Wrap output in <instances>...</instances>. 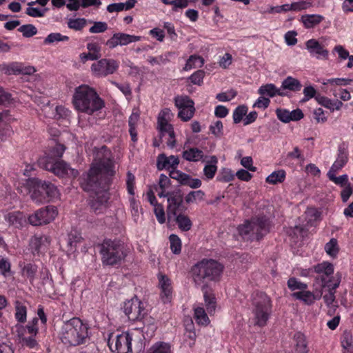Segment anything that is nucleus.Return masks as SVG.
<instances>
[{
  "label": "nucleus",
  "instance_id": "f257e3e1",
  "mask_svg": "<svg viewBox=\"0 0 353 353\" xmlns=\"http://www.w3.org/2000/svg\"><path fill=\"white\" fill-rule=\"evenodd\" d=\"M114 174L112 153L106 146H102L97 154L95 161L88 172L82 174L80 181L83 190L94 194L90 201V207L96 214L103 213L106 209L108 190Z\"/></svg>",
  "mask_w": 353,
  "mask_h": 353
},
{
  "label": "nucleus",
  "instance_id": "f03ea898",
  "mask_svg": "<svg viewBox=\"0 0 353 353\" xmlns=\"http://www.w3.org/2000/svg\"><path fill=\"white\" fill-rule=\"evenodd\" d=\"M223 270V265L213 259H203L192 268L194 282L196 286L201 287L206 310L209 314L215 311L216 299L206 283L219 281Z\"/></svg>",
  "mask_w": 353,
  "mask_h": 353
},
{
  "label": "nucleus",
  "instance_id": "7ed1b4c3",
  "mask_svg": "<svg viewBox=\"0 0 353 353\" xmlns=\"http://www.w3.org/2000/svg\"><path fill=\"white\" fill-rule=\"evenodd\" d=\"M65 150L64 145L56 143L48 153L38 159L39 166L58 176L63 177L67 175L77 176L79 174L78 171L71 168L65 161L60 160Z\"/></svg>",
  "mask_w": 353,
  "mask_h": 353
},
{
  "label": "nucleus",
  "instance_id": "20e7f679",
  "mask_svg": "<svg viewBox=\"0 0 353 353\" xmlns=\"http://www.w3.org/2000/svg\"><path fill=\"white\" fill-rule=\"evenodd\" d=\"M72 103L75 110L89 115L104 106V102L97 91L85 84H82L74 89Z\"/></svg>",
  "mask_w": 353,
  "mask_h": 353
},
{
  "label": "nucleus",
  "instance_id": "39448f33",
  "mask_svg": "<svg viewBox=\"0 0 353 353\" xmlns=\"http://www.w3.org/2000/svg\"><path fill=\"white\" fill-rule=\"evenodd\" d=\"M88 326L79 318L74 317L64 322L60 332V339L69 346H78L90 339Z\"/></svg>",
  "mask_w": 353,
  "mask_h": 353
},
{
  "label": "nucleus",
  "instance_id": "423d86ee",
  "mask_svg": "<svg viewBox=\"0 0 353 353\" xmlns=\"http://www.w3.org/2000/svg\"><path fill=\"white\" fill-rule=\"evenodd\" d=\"M99 247L102 263L106 265L121 264L127 256L125 245L119 239H104Z\"/></svg>",
  "mask_w": 353,
  "mask_h": 353
},
{
  "label": "nucleus",
  "instance_id": "0eeeda50",
  "mask_svg": "<svg viewBox=\"0 0 353 353\" xmlns=\"http://www.w3.org/2000/svg\"><path fill=\"white\" fill-rule=\"evenodd\" d=\"M270 221L265 216H256L238 228L240 236L246 241L260 240L269 232Z\"/></svg>",
  "mask_w": 353,
  "mask_h": 353
},
{
  "label": "nucleus",
  "instance_id": "6e6552de",
  "mask_svg": "<svg viewBox=\"0 0 353 353\" xmlns=\"http://www.w3.org/2000/svg\"><path fill=\"white\" fill-rule=\"evenodd\" d=\"M31 199L36 203L50 202L59 196L57 188L50 181L32 178L29 181Z\"/></svg>",
  "mask_w": 353,
  "mask_h": 353
},
{
  "label": "nucleus",
  "instance_id": "1a4fd4ad",
  "mask_svg": "<svg viewBox=\"0 0 353 353\" xmlns=\"http://www.w3.org/2000/svg\"><path fill=\"white\" fill-rule=\"evenodd\" d=\"M252 305L254 325L264 327L272 314L270 297L264 292H257L252 294Z\"/></svg>",
  "mask_w": 353,
  "mask_h": 353
},
{
  "label": "nucleus",
  "instance_id": "9d476101",
  "mask_svg": "<svg viewBox=\"0 0 353 353\" xmlns=\"http://www.w3.org/2000/svg\"><path fill=\"white\" fill-rule=\"evenodd\" d=\"M108 345L110 350L114 353L132 352V337L128 332L117 334H110Z\"/></svg>",
  "mask_w": 353,
  "mask_h": 353
},
{
  "label": "nucleus",
  "instance_id": "9b49d317",
  "mask_svg": "<svg viewBox=\"0 0 353 353\" xmlns=\"http://www.w3.org/2000/svg\"><path fill=\"white\" fill-rule=\"evenodd\" d=\"M122 310L128 319L132 321H141L145 314L144 303L137 296L125 301Z\"/></svg>",
  "mask_w": 353,
  "mask_h": 353
},
{
  "label": "nucleus",
  "instance_id": "f8f14e48",
  "mask_svg": "<svg viewBox=\"0 0 353 353\" xmlns=\"http://www.w3.org/2000/svg\"><path fill=\"white\" fill-rule=\"evenodd\" d=\"M57 215V208L48 205L37 210L28 217L29 223L34 226L46 225L52 221Z\"/></svg>",
  "mask_w": 353,
  "mask_h": 353
},
{
  "label": "nucleus",
  "instance_id": "ddd939ff",
  "mask_svg": "<svg viewBox=\"0 0 353 353\" xmlns=\"http://www.w3.org/2000/svg\"><path fill=\"white\" fill-rule=\"evenodd\" d=\"M187 209L183 203V195L180 189L168 192L167 212L169 217L185 212Z\"/></svg>",
  "mask_w": 353,
  "mask_h": 353
},
{
  "label": "nucleus",
  "instance_id": "4468645a",
  "mask_svg": "<svg viewBox=\"0 0 353 353\" xmlns=\"http://www.w3.org/2000/svg\"><path fill=\"white\" fill-rule=\"evenodd\" d=\"M36 70L32 66H26L21 63L12 62L10 63H3L0 64V72L6 74H28L30 75L35 72Z\"/></svg>",
  "mask_w": 353,
  "mask_h": 353
},
{
  "label": "nucleus",
  "instance_id": "2eb2a0df",
  "mask_svg": "<svg viewBox=\"0 0 353 353\" xmlns=\"http://www.w3.org/2000/svg\"><path fill=\"white\" fill-rule=\"evenodd\" d=\"M118 67L119 65L115 60L102 59L94 63L91 66V69L97 75L105 77L113 74Z\"/></svg>",
  "mask_w": 353,
  "mask_h": 353
},
{
  "label": "nucleus",
  "instance_id": "dca6fc26",
  "mask_svg": "<svg viewBox=\"0 0 353 353\" xmlns=\"http://www.w3.org/2000/svg\"><path fill=\"white\" fill-rule=\"evenodd\" d=\"M141 37L130 35L125 33H115L113 36L107 41L106 45L110 48H114L117 46H125L130 43L137 42L140 41Z\"/></svg>",
  "mask_w": 353,
  "mask_h": 353
},
{
  "label": "nucleus",
  "instance_id": "f3484780",
  "mask_svg": "<svg viewBox=\"0 0 353 353\" xmlns=\"http://www.w3.org/2000/svg\"><path fill=\"white\" fill-rule=\"evenodd\" d=\"M305 48L310 55L317 59L326 60L328 59V50L325 49L316 39H311L305 42Z\"/></svg>",
  "mask_w": 353,
  "mask_h": 353
},
{
  "label": "nucleus",
  "instance_id": "a211bd4d",
  "mask_svg": "<svg viewBox=\"0 0 353 353\" xmlns=\"http://www.w3.org/2000/svg\"><path fill=\"white\" fill-rule=\"evenodd\" d=\"M51 243V239L47 235L34 236L30 241L32 252L39 253L47 250Z\"/></svg>",
  "mask_w": 353,
  "mask_h": 353
},
{
  "label": "nucleus",
  "instance_id": "6ab92c4d",
  "mask_svg": "<svg viewBox=\"0 0 353 353\" xmlns=\"http://www.w3.org/2000/svg\"><path fill=\"white\" fill-rule=\"evenodd\" d=\"M348 161L347 145L343 143L339 145L337 158L329 171L338 172Z\"/></svg>",
  "mask_w": 353,
  "mask_h": 353
},
{
  "label": "nucleus",
  "instance_id": "aec40b11",
  "mask_svg": "<svg viewBox=\"0 0 353 353\" xmlns=\"http://www.w3.org/2000/svg\"><path fill=\"white\" fill-rule=\"evenodd\" d=\"M179 163L177 156L167 157L165 154H160L157 157V167L159 170L163 169H176Z\"/></svg>",
  "mask_w": 353,
  "mask_h": 353
},
{
  "label": "nucleus",
  "instance_id": "412c9836",
  "mask_svg": "<svg viewBox=\"0 0 353 353\" xmlns=\"http://www.w3.org/2000/svg\"><path fill=\"white\" fill-rule=\"evenodd\" d=\"M293 341L292 353H309L308 341L305 334L299 332L295 333Z\"/></svg>",
  "mask_w": 353,
  "mask_h": 353
},
{
  "label": "nucleus",
  "instance_id": "4be33fe9",
  "mask_svg": "<svg viewBox=\"0 0 353 353\" xmlns=\"http://www.w3.org/2000/svg\"><path fill=\"white\" fill-rule=\"evenodd\" d=\"M159 285L161 289V296L163 301L169 302L172 292L170 280L165 275L161 274L159 276Z\"/></svg>",
  "mask_w": 353,
  "mask_h": 353
},
{
  "label": "nucleus",
  "instance_id": "5701e85b",
  "mask_svg": "<svg viewBox=\"0 0 353 353\" xmlns=\"http://www.w3.org/2000/svg\"><path fill=\"white\" fill-rule=\"evenodd\" d=\"M258 93L261 96L268 97V98H272L276 95L281 97L286 95L281 88H276V86L273 83H267L261 85L258 90Z\"/></svg>",
  "mask_w": 353,
  "mask_h": 353
},
{
  "label": "nucleus",
  "instance_id": "b1692460",
  "mask_svg": "<svg viewBox=\"0 0 353 353\" xmlns=\"http://www.w3.org/2000/svg\"><path fill=\"white\" fill-rule=\"evenodd\" d=\"M315 99L319 104L321 105L322 106H324L325 108L330 110L331 111H334L335 110H339L343 105V103L341 101L338 99L332 101L329 98L322 96L321 94H317L315 97Z\"/></svg>",
  "mask_w": 353,
  "mask_h": 353
},
{
  "label": "nucleus",
  "instance_id": "393cba45",
  "mask_svg": "<svg viewBox=\"0 0 353 353\" xmlns=\"http://www.w3.org/2000/svg\"><path fill=\"white\" fill-rule=\"evenodd\" d=\"M173 217L179 228L181 231L187 232L191 229L192 223L190 219L187 215H185L184 212H181L176 214V215H173Z\"/></svg>",
  "mask_w": 353,
  "mask_h": 353
},
{
  "label": "nucleus",
  "instance_id": "a878e982",
  "mask_svg": "<svg viewBox=\"0 0 353 353\" xmlns=\"http://www.w3.org/2000/svg\"><path fill=\"white\" fill-rule=\"evenodd\" d=\"M292 296L308 305L313 304L316 299H319V297H316L312 292L305 290L294 292L292 294Z\"/></svg>",
  "mask_w": 353,
  "mask_h": 353
},
{
  "label": "nucleus",
  "instance_id": "bb28decb",
  "mask_svg": "<svg viewBox=\"0 0 353 353\" xmlns=\"http://www.w3.org/2000/svg\"><path fill=\"white\" fill-rule=\"evenodd\" d=\"M5 219L10 225L16 228L21 227L25 221L23 213L19 211L9 212L5 216Z\"/></svg>",
  "mask_w": 353,
  "mask_h": 353
},
{
  "label": "nucleus",
  "instance_id": "cd10ccee",
  "mask_svg": "<svg viewBox=\"0 0 353 353\" xmlns=\"http://www.w3.org/2000/svg\"><path fill=\"white\" fill-rule=\"evenodd\" d=\"M324 19V17L320 14H305L301 17V21L305 28H312L319 24Z\"/></svg>",
  "mask_w": 353,
  "mask_h": 353
},
{
  "label": "nucleus",
  "instance_id": "c85d7f7f",
  "mask_svg": "<svg viewBox=\"0 0 353 353\" xmlns=\"http://www.w3.org/2000/svg\"><path fill=\"white\" fill-rule=\"evenodd\" d=\"M157 124V128L159 130L161 138L165 136V134L168 135L171 134L172 135L173 132H174L172 125L169 123L167 119L163 116L158 117Z\"/></svg>",
  "mask_w": 353,
  "mask_h": 353
},
{
  "label": "nucleus",
  "instance_id": "c756f323",
  "mask_svg": "<svg viewBox=\"0 0 353 353\" xmlns=\"http://www.w3.org/2000/svg\"><path fill=\"white\" fill-rule=\"evenodd\" d=\"M203 157V152L196 148H191L183 152V157L188 161H198Z\"/></svg>",
  "mask_w": 353,
  "mask_h": 353
},
{
  "label": "nucleus",
  "instance_id": "7c9ffc66",
  "mask_svg": "<svg viewBox=\"0 0 353 353\" xmlns=\"http://www.w3.org/2000/svg\"><path fill=\"white\" fill-rule=\"evenodd\" d=\"M302 85L301 82L292 77L285 78L281 84V88L289 90L290 91L296 92L301 90Z\"/></svg>",
  "mask_w": 353,
  "mask_h": 353
},
{
  "label": "nucleus",
  "instance_id": "2f4dec72",
  "mask_svg": "<svg viewBox=\"0 0 353 353\" xmlns=\"http://www.w3.org/2000/svg\"><path fill=\"white\" fill-rule=\"evenodd\" d=\"M217 158L215 156H212L210 161L205 165L203 173L208 179H211L214 176L217 170Z\"/></svg>",
  "mask_w": 353,
  "mask_h": 353
},
{
  "label": "nucleus",
  "instance_id": "473e14b6",
  "mask_svg": "<svg viewBox=\"0 0 353 353\" xmlns=\"http://www.w3.org/2000/svg\"><path fill=\"white\" fill-rule=\"evenodd\" d=\"M314 271L318 274H324L329 276L334 273V265L332 263L324 261L314 266Z\"/></svg>",
  "mask_w": 353,
  "mask_h": 353
},
{
  "label": "nucleus",
  "instance_id": "72a5a7b5",
  "mask_svg": "<svg viewBox=\"0 0 353 353\" xmlns=\"http://www.w3.org/2000/svg\"><path fill=\"white\" fill-rule=\"evenodd\" d=\"M174 103L179 109L194 108V101L188 96H177L174 99Z\"/></svg>",
  "mask_w": 353,
  "mask_h": 353
},
{
  "label": "nucleus",
  "instance_id": "f704fd0d",
  "mask_svg": "<svg viewBox=\"0 0 353 353\" xmlns=\"http://www.w3.org/2000/svg\"><path fill=\"white\" fill-rule=\"evenodd\" d=\"M204 63L203 59L197 55H191L183 68L184 70H189L196 67H201Z\"/></svg>",
  "mask_w": 353,
  "mask_h": 353
},
{
  "label": "nucleus",
  "instance_id": "c9c22d12",
  "mask_svg": "<svg viewBox=\"0 0 353 353\" xmlns=\"http://www.w3.org/2000/svg\"><path fill=\"white\" fill-rule=\"evenodd\" d=\"M285 179V172L283 170H279L271 173L266 178V182L270 184H276L282 183Z\"/></svg>",
  "mask_w": 353,
  "mask_h": 353
},
{
  "label": "nucleus",
  "instance_id": "e433bc0d",
  "mask_svg": "<svg viewBox=\"0 0 353 353\" xmlns=\"http://www.w3.org/2000/svg\"><path fill=\"white\" fill-rule=\"evenodd\" d=\"M205 197V192L203 190L190 191L185 196V201L187 203H192L197 200L203 201Z\"/></svg>",
  "mask_w": 353,
  "mask_h": 353
},
{
  "label": "nucleus",
  "instance_id": "4c0bfd02",
  "mask_svg": "<svg viewBox=\"0 0 353 353\" xmlns=\"http://www.w3.org/2000/svg\"><path fill=\"white\" fill-rule=\"evenodd\" d=\"M15 318L20 322L23 323L26 321L27 309L26 307L19 301H17L15 303Z\"/></svg>",
  "mask_w": 353,
  "mask_h": 353
},
{
  "label": "nucleus",
  "instance_id": "58836bf2",
  "mask_svg": "<svg viewBox=\"0 0 353 353\" xmlns=\"http://www.w3.org/2000/svg\"><path fill=\"white\" fill-rule=\"evenodd\" d=\"M248 108L245 105H241L237 106L233 112V121L234 123L237 124L240 123L243 117H245L248 112Z\"/></svg>",
  "mask_w": 353,
  "mask_h": 353
},
{
  "label": "nucleus",
  "instance_id": "ea45409f",
  "mask_svg": "<svg viewBox=\"0 0 353 353\" xmlns=\"http://www.w3.org/2000/svg\"><path fill=\"white\" fill-rule=\"evenodd\" d=\"M194 319L197 323L207 325L209 323V319L205 310L201 307L194 309Z\"/></svg>",
  "mask_w": 353,
  "mask_h": 353
},
{
  "label": "nucleus",
  "instance_id": "a19ab883",
  "mask_svg": "<svg viewBox=\"0 0 353 353\" xmlns=\"http://www.w3.org/2000/svg\"><path fill=\"white\" fill-rule=\"evenodd\" d=\"M148 353H171L170 346L165 342H157L151 347Z\"/></svg>",
  "mask_w": 353,
  "mask_h": 353
},
{
  "label": "nucleus",
  "instance_id": "79ce46f5",
  "mask_svg": "<svg viewBox=\"0 0 353 353\" xmlns=\"http://www.w3.org/2000/svg\"><path fill=\"white\" fill-rule=\"evenodd\" d=\"M87 23V21L84 18L70 19L68 21L69 28L76 31L81 30Z\"/></svg>",
  "mask_w": 353,
  "mask_h": 353
},
{
  "label": "nucleus",
  "instance_id": "37998d69",
  "mask_svg": "<svg viewBox=\"0 0 353 353\" xmlns=\"http://www.w3.org/2000/svg\"><path fill=\"white\" fill-rule=\"evenodd\" d=\"M170 249L173 254H179L181 251V241L176 234H171L169 237Z\"/></svg>",
  "mask_w": 353,
  "mask_h": 353
},
{
  "label": "nucleus",
  "instance_id": "c03bdc74",
  "mask_svg": "<svg viewBox=\"0 0 353 353\" xmlns=\"http://www.w3.org/2000/svg\"><path fill=\"white\" fill-rule=\"evenodd\" d=\"M341 346L344 349L343 352H353L352 337L350 333H343L341 339Z\"/></svg>",
  "mask_w": 353,
  "mask_h": 353
},
{
  "label": "nucleus",
  "instance_id": "a18cd8bd",
  "mask_svg": "<svg viewBox=\"0 0 353 353\" xmlns=\"http://www.w3.org/2000/svg\"><path fill=\"white\" fill-rule=\"evenodd\" d=\"M37 272V265L32 263H28L25 265L22 269L23 274L25 275L30 282L34 281Z\"/></svg>",
  "mask_w": 353,
  "mask_h": 353
},
{
  "label": "nucleus",
  "instance_id": "49530a36",
  "mask_svg": "<svg viewBox=\"0 0 353 353\" xmlns=\"http://www.w3.org/2000/svg\"><path fill=\"white\" fill-rule=\"evenodd\" d=\"M287 284L288 288L292 291H294L296 290H300L303 291L307 288V285L306 283L298 281V279L295 277L290 278Z\"/></svg>",
  "mask_w": 353,
  "mask_h": 353
},
{
  "label": "nucleus",
  "instance_id": "de8ad7c7",
  "mask_svg": "<svg viewBox=\"0 0 353 353\" xmlns=\"http://www.w3.org/2000/svg\"><path fill=\"white\" fill-rule=\"evenodd\" d=\"M325 250L328 255L335 257L339 252L337 240L336 239H331L328 243L325 245Z\"/></svg>",
  "mask_w": 353,
  "mask_h": 353
},
{
  "label": "nucleus",
  "instance_id": "09e8293b",
  "mask_svg": "<svg viewBox=\"0 0 353 353\" xmlns=\"http://www.w3.org/2000/svg\"><path fill=\"white\" fill-rule=\"evenodd\" d=\"M18 31L21 32L24 37H31L37 33V28L32 24H26L21 26Z\"/></svg>",
  "mask_w": 353,
  "mask_h": 353
},
{
  "label": "nucleus",
  "instance_id": "8fccbe9b",
  "mask_svg": "<svg viewBox=\"0 0 353 353\" xmlns=\"http://www.w3.org/2000/svg\"><path fill=\"white\" fill-rule=\"evenodd\" d=\"M69 39L68 36L62 35L58 32L50 33L44 40L45 44H50L57 41H66Z\"/></svg>",
  "mask_w": 353,
  "mask_h": 353
},
{
  "label": "nucleus",
  "instance_id": "3c124183",
  "mask_svg": "<svg viewBox=\"0 0 353 353\" xmlns=\"http://www.w3.org/2000/svg\"><path fill=\"white\" fill-rule=\"evenodd\" d=\"M202 182L199 179L192 178L190 175L186 174L181 185H186L192 189H196L201 186Z\"/></svg>",
  "mask_w": 353,
  "mask_h": 353
},
{
  "label": "nucleus",
  "instance_id": "603ef678",
  "mask_svg": "<svg viewBox=\"0 0 353 353\" xmlns=\"http://www.w3.org/2000/svg\"><path fill=\"white\" fill-rule=\"evenodd\" d=\"M237 94V92L234 90H230L227 92H220L216 94V99L222 102L230 101L234 99Z\"/></svg>",
  "mask_w": 353,
  "mask_h": 353
},
{
  "label": "nucleus",
  "instance_id": "864d4df0",
  "mask_svg": "<svg viewBox=\"0 0 353 353\" xmlns=\"http://www.w3.org/2000/svg\"><path fill=\"white\" fill-rule=\"evenodd\" d=\"M210 131L216 137H221L223 134V125L221 121H216L210 125Z\"/></svg>",
  "mask_w": 353,
  "mask_h": 353
},
{
  "label": "nucleus",
  "instance_id": "5fc2aeb1",
  "mask_svg": "<svg viewBox=\"0 0 353 353\" xmlns=\"http://www.w3.org/2000/svg\"><path fill=\"white\" fill-rule=\"evenodd\" d=\"M178 117L183 121L190 120L194 114L195 108H181L179 109Z\"/></svg>",
  "mask_w": 353,
  "mask_h": 353
},
{
  "label": "nucleus",
  "instance_id": "6e6d98bb",
  "mask_svg": "<svg viewBox=\"0 0 353 353\" xmlns=\"http://www.w3.org/2000/svg\"><path fill=\"white\" fill-rule=\"evenodd\" d=\"M337 172H331L328 171L327 172V176L329 179L332 181H333L334 183L337 185H343L344 183H345L347 181V175L343 174L339 177L336 176V173Z\"/></svg>",
  "mask_w": 353,
  "mask_h": 353
},
{
  "label": "nucleus",
  "instance_id": "4d7b16f0",
  "mask_svg": "<svg viewBox=\"0 0 353 353\" xmlns=\"http://www.w3.org/2000/svg\"><path fill=\"white\" fill-rule=\"evenodd\" d=\"M82 239L79 232L76 230H72L68 234V244L71 248L76 247L77 243Z\"/></svg>",
  "mask_w": 353,
  "mask_h": 353
},
{
  "label": "nucleus",
  "instance_id": "13d9d810",
  "mask_svg": "<svg viewBox=\"0 0 353 353\" xmlns=\"http://www.w3.org/2000/svg\"><path fill=\"white\" fill-rule=\"evenodd\" d=\"M336 276H337V280H336V283L333 284L332 286H331V285L328 284L331 281L330 279L326 280V279L325 278V276L323 275L320 276V277L319 279H320L321 281L322 288L328 287L329 290H332V291L335 292L336 289L339 287L340 282H341V275L339 273H337L336 274Z\"/></svg>",
  "mask_w": 353,
  "mask_h": 353
},
{
  "label": "nucleus",
  "instance_id": "bf43d9fd",
  "mask_svg": "<svg viewBox=\"0 0 353 353\" xmlns=\"http://www.w3.org/2000/svg\"><path fill=\"white\" fill-rule=\"evenodd\" d=\"M48 10V8H44L43 10H41L37 8L29 6L26 9V13L32 17H42L45 15L46 12Z\"/></svg>",
  "mask_w": 353,
  "mask_h": 353
},
{
  "label": "nucleus",
  "instance_id": "052dcab7",
  "mask_svg": "<svg viewBox=\"0 0 353 353\" xmlns=\"http://www.w3.org/2000/svg\"><path fill=\"white\" fill-rule=\"evenodd\" d=\"M108 30V24L103 21L94 22V25L90 27L89 32L90 33H101Z\"/></svg>",
  "mask_w": 353,
  "mask_h": 353
},
{
  "label": "nucleus",
  "instance_id": "680f3d73",
  "mask_svg": "<svg viewBox=\"0 0 353 353\" xmlns=\"http://www.w3.org/2000/svg\"><path fill=\"white\" fill-rule=\"evenodd\" d=\"M205 76V72L203 70H197L194 72L190 77L191 83L195 85H201L203 83V79Z\"/></svg>",
  "mask_w": 353,
  "mask_h": 353
},
{
  "label": "nucleus",
  "instance_id": "e2e57ef3",
  "mask_svg": "<svg viewBox=\"0 0 353 353\" xmlns=\"http://www.w3.org/2000/svg\"><path fill=\"white\" fill-rule=\"evenodd\" d=\"M303 92L304 97L301 100V102H306L313 97L315 98L317 95L316 90L312 85L305 87Z\"/></svg>",
  "mask_w": 353,
  "mask_h": 353
},
{
  "label": "nucleus",
  "instance_id": "0e129e2a",
  "mask_svg": "<svg viewBox=\"0 0 353 353\" xmlns=\"http://www.w3.org/2000/svg\"><path fill=\"white\" fill-rule=\"evenodd\" d=\"M312 6V2L307 1H300L292 3L293 11H301L306 10Z\"/></svg>",
  "mask_w": 353,
  "mask_h": 353
},
{
  "label": "nucleus",
  "instance_id": "69168bd1",
  "mask_svg": "<svg viewBox=\"0 0 353 353\" xmlns=\"http://www.w3.org/2000/svg\"><path fill=\"white\" fill-rule=\"evenodd\" d=\"M277 118L283 123L290 122V111L286 109L278 108L276 110Z\"/></svg>",
  "mask_w": 353,
  "mask_h": 353
},
{
  "label": "nucleus",
  "instance_id": "338daca9",
  "mask_svg": "<svg viewBox=\"0 0 353 353\" xmlns=\"http://www.w3.org/2000/svg\"><path fill=\"white\" fill-rule=\"evenodd\" d=\"M270 103V100L269 98L264 96H261L254 103L253 108L266 109L269 106Z\"/></svg>",
  "mask_w": 353,
  "mask_h": 353
},
{
  "label": "nucleus",
  "instance_id": "774afa93",
  "mask_svg": "<svg viewBox=\"0 0 353 353\" xmlns=\"http://www.w3.org/2000/svg\"><path fill=\"white\" fill-rule=\"evenodd\" d=\"M70 110L64 108L63 106H57L55 108V113L54 117L55 119H61L67 117L70 114Z\"/></svg>",
  "mask_w": 353,
  "mask_h": 353
}]
</instances>
